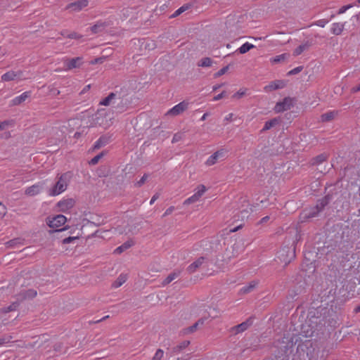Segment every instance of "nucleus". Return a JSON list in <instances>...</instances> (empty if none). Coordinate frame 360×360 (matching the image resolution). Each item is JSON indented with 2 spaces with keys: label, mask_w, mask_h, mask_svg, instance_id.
<instances>
[{
  "label": "nucleus",
  "mask_w": 360,
  "mask_h": 360,
  "mask_svg": "<svg viewBox=\"0 0 360 360\" xmlns=\"http://www.w3.org/2000/svg\"><path fill=\"white\" fill-rule=\"evenodd\" d=\"M175 210V207L174 206H171L169 207V208H167L166 210V211L165 212L164 214H163V217H166L167 215H169L171 214L173 211Z\"/></svg>",
  "instance_id": "obj_57"
},
{
  "label": "nucleus",
  "mask_w": 360,
  "mask_h": 360,
  "mask_svg": "<svg viewBox=\"0 0 360 360\" xmlns=\"http://www.w3.org/2000/svg\"><path fill=\"white\" fill-rule=\"evenodd\" d=\"M6 213V207L0 202V219H2Z\"/></svg>",
  "instance_id": "obj_55"
},
{
  "label": "nucleus",
  "mask_w": 360,
  "mask_h": 360,
  "mask_svg": "<svg viewBox=\"0 0 360 360\" xmlns=\"http://www.w3.org/2000/svg\"><path fill=\"white\" fill-rule=\"evenodd\" d=\"M207 261L205 257H200L193 263H191L186 269L187 272L189 274L195 273L199 268H200Z\"/></svg>",
  "instance_id": "obj_14"
},
{
  "label": "nucleus",
  "mask_w": 360,
  "mask_h": 360,
  "mask_svg": "<svg viewBox=\"0 0 360 360\" xmlns=\"http://www.w3.org/2000/svg\"><path fill=\"white\" fill-rule=\"evenodd\" d=\"M338 111H329L321 115V121L327 122L333 120L338 115Z\"/></svg>",
  "instance_id": "obj_23"
},
{
  "label": "nucleus",
  "mask_w": 360,
  "mask_h": 360,
  "mask_svg": "<svg viewBox=\"0 0 360 360\" xmlns=\"http://www.w3.org/2000/svg\"><path fill=\"white\" fill-rule=\"evenodd\" d=\"M302 69H303L302 66L297 67V68L291 70L290 71H289L288 72V75H296V74L300 72L302 70Z\"/></svg>",
  "instance_id": "obj_52"
},
{
  "label": "nucleus",
  "mask_w": 360,
  "mask_h": 360,
  "mask_svg": "<svg viewBox=\"0 0 360 360\" xmlns=\"http://www.w3.org/2000/svg\"><path fill=\"white\" fill-rule=\"evenodd\" d=\"M18 306H19V302L18 301L13 302L8 307L1 308L0 313L6 314V313L15 311L18 307Z\"/></svg>",
  "instance_id": "obj_31"
},
{
  "label": "nucleus",
  "mask_w": 360,
  "mask_h": 360,
  "mask_svg": "<svg viewBox=\"0 0 360 360\" xmlns=\"http://www.w3.org/2000/svg\"><path fill=\"white\" fill-rule=\"evenodd\" d=\"M37 295V292L34 289H29L24 290L18 293L17 296V301L18 302H22L26 300H30L35 297Z\"/></svg>",
  "instance_id": "obj_16"
},
{
  "label": "nucleus",
  "mask_w": 360,
  "mask_h": 360,
  "mask_svg": "<svg viewBox=\"0 0 360 360\" xmlns=\"http://www.w3.org/2000/svg\"><path fill=\"white\" fill-rule=\"evenodd\" d=\"M352 7V5H347V6H344L342 7H341L338 13V14H342V13H344L348 8H351Z\"/></svg>",
  "instance_id": "obj_58"
},
{
  "label": "nucleus",
  "mask_w": 360,
  "mask_h": 360,
  "mask_svg": "<svg viewBox=\"0 0 360 360\" xmlns=\"http://www.w3.org/2000/svg\"><path fill=\"white\" fill-rule=\"evenodd\" d=\"M41 190V186L38 184H34V185H32L30 187H28L25 191V195H28V196H34L37 194H39L40 193Z\"/></svg>",
  "instance_id": "obj_21"
},
{
  "label": "nucleus",
  "mask_w": 360,
  "mask_h": 360,
  "mask_svg": "<svg viewBox=\"0 0 360 360\" xmlns=\"http://www.w3.org/2000/svg\"><path fill=\"white\" fill-rule=\"evenodd\" d=\"M332 196L327 195L323 198L321 202L316 205V207L311 208L309 210H304L301 214V219L302 221L309 218L315 217L326 206L331 200Z\"/></svg>",
  "instance_id": "obj_5"
},
{
  "label": "nucleus",
  "mask_w": 360,
  "mask_h": 360,
  "mask_svg": "<svg viewBox=\"0 0 360 360\" xmlns=\"http://www.w3.org/2000/svg\"><path fill=\"white\" fill-rule=\"evenodd\" d=\"M358 91H360V84L356 86H354L351 89V92L352 93H356Z\"/></svg>",
  "instance_id": "obj_62"
},
{
  "label": "nucleus",
  "mask_w": 360,
  "mask_h": 360,
  "mask_svg": "<svg viewBox=\"0 0 360 360\" xmlns=\"http://www.w3.org/2000/svg\"><path fill=\"white\" fill-rule=\"evenodd\" d=\"M180 275V271H174L172 273H170L166 278L162 281V286H165L170 283L172 281H173L174 279L178 278Z\"/></svg>",
  "instance_id": "obj_26"
},
{
  "label": "nucleus",
  "mask_w": 360,
  "mask_h": 360,
  "mask_svg": "<svg viewBox=\"0 0 360 360\" xmlns=\"http://www.w3.org/2000/svg\"><path fill=\"white\" fill-rule=\"evenodd\" d=\"M198 326L195 323H194L191 326H189V327H187V328L183 329L182 333L184 335H188V334H190V333H193L195 331H196V330L198 329Z\"/></svg>",
  "instance_id": "obj_41"
},
{
  "label": "nucleus",
  "mask_w": 360,
  "mask_h": 360,
  "mask_svg": "<svg viewBox=\"0 0 360 360\" xmlns=\"http://www.w3.org/2000/svg\"><path fill=\"white\" fill-rule=\"evenodd\" d=\"M127 279V276L126 274H120L117 278L112 283V287L114 288H117L120 287L123 283L126 282Z\"/></svg>",
  "instance_id": "obj_29"
},
{
  "label": "nucleus",
  "mask_w": 360,
  "mask_h": 360,
  "mask_svg": "<svg viewBox=\"0 0 360 360\" xmlns=\"http://www.w3.org/2000/svg\"><path fill=\"white\" fill-rule=\"evenodd\" d=\"M292 105V98L286 97L283 100V101L276 103L274 108V110L276 112L285 111L290 109Z\"/></svg>",
  "instance_id": "obj_11"
},
{
  "label": "nucleus",
  "mask_w": 360,
  "mask_h": 360,
  "mask_svg": "<svg viewBox=\"0 0 360 360\" xmlns=\"http://www.w3.org/2000/svg\"><path fill=\"white\" fill-rule=\"evenodd\" d=\"M110 125V122L107 120V112L103 109L98 110L89 120L90 127L101 126L107 128Z\"/></svg>",
  "instance_id": "obj_7"
},
{
  "label": "nucleus",
  "mask_w": 360,
  "mask_h": 360,
  "mask_svg": "<svg viewBox=\"0 0 360 360\" xmlns=\"http://www.w3.org/2000/svg\"><path fill=\"white\" fill-rule=\"evenodd\" d=\"M13 337L11 335H5L0 338V346H2L4 344L11 342L12 341Z\"/></svg>",
  "instance_id": "obj_45"
},
{
  "label": "nucleus",
  "mask_w": 360,
  "mask_h": 360,
  "mask_svg": "<svg viewBox=\"0 0 360 360\" xmlns=\"http://www.w3.org/2000/svg\"><path fill=\"white\" fill-rule=\"evenodd\" d=\"M158 198H159V194H158V193L155 194V195L152 197V198H151V200H150V205H153V204L154 203V202H155V201Z\"/></svg>",
  "instance_id": "obj_63"
},
{
  "label": "nucleus",
  "mask_w": 360,
  "mask_h": 360,
  "mask_svg": "<svg viewBox=\"0 0 360 360\" xmlns=\"http://www.w3.org/2000/svg\"><path fill=\"white\" fill-rule=\"evenodd\" d=\"M30 96V92L26 91L22 93L20 96L15 97L12 101L13 105H18L24 102Z\"/></svg>",
  "instance_id": "obj_27"
},
{
  "label": "nucleus",
  "mask_w": 360,
  "mask_h": 360,
  "mask_svg": "<svg viewBox=\"0 0 360 360\" xmlns=\"http://www.w3.org/2000/svg\"><path fill=\"white\" fill-rule=\"evenodd\" d=\"M301 236L298 231H296L295 239L292 243L293 248L285 247L279 251L278 257L285 265L289 264L295 257V245L300 240Z\"/></svg>",
  "instance_id": "obj_4"
},
{
  "label": "nucleus",
  "mask_w": 360,
  "mask_h": 360,
  "mask_svg": "<svg viewBox=\"0 0 360 360\" xmlns=\"http://www.w3.org/2000/svg\"><path fill=\"white\" fill-rule=\"evenodd\" d=\"M77 239H78L77 236V237L69 236L63 240V243L68 244V243L72 242L73 240H77Z\"/></svg>",
  "instance_id": "obj_56"
},
{
  "label": "nucleus",
  "mask_w": 360,
  "mask_h": 360,
  "mask_svg": "<svg viewBox=\"0 0 360 360\" xmlns=\"http://www.w3.org/2000/svg\"><path fill=\"white\" fill-rule=\"evenodd\" d=\"M7 246L8 247H14L17 245L18 244H21L20 240L18 238H15L13 240H9L7 242Z\"/></svg>",
  "instance_id": "obj_51"
},
{
  "label": "nucleus",
  "mask_w": 360,
  "mask_h": 360,
  "mask_svg": "<svg viewBox=\"0 0 360 360\" xmlns=\"http://www.w3.org/2000/svg\"><path fill=\"white\" fill-rule=\"evenodd\" d=\"M328 22V20L326 19H321L316 22H314L312 25H316L321 27H324L326 24Z\"/></svg>",
  "instance_id": "obj_49"
},
{
  "label": "nucleus",
  "mask_w": 360,
  "mask_h": 360,
  "mask_svg": "<svg viewBox=\"0 0 360 360\" xmlns=\"http://www.w3.org/2000/svg\"><path fill=\"white\" fill-rule=\"evenodd\" d=\"M107 26H108V22L98 21L91 27V30L93 33L96 34L104 30Z\"/></svg>",
  "instance_id": "obj_24"
},
{
  "label": "nucleus",
  "mask_w": 360,
  "mask_h": 360,
  "mask_svg": "<svg viewBox=\"0 0 360 360\" xmlns=\"http://www.w3.org/2000/svg\"><path fill=\"white\" fill-rule=\"evenodd\" d=\"M188 107V103L186 101H182L179 103V104L174 106L172 108H171L166 115H172V116H176L180 114H181L183 112H184L186 110H187Z\"/></svg>",
  "instance_id": "obj_12"
},
{
  "label": "nucleus",
  "mask_w": 360,
  "mask_h": 360,
  "mask_svg": "<svg viewBox=\"0 0 360 360\" xmlns=\"http://www.w3.org/2000/svg\"><path fill=\"white\" fill-rule=\"evenodd\" d=\"M190 5L188 4H185L184 6H182L181 7H180L179 8H178L172 15L170 18H176L177 17L178 15H179L180 14H181L182 13H184V11H187L189 8H190Z\"/></svg>",
  "instance_id": "obj_40"
},
{
  "label": "nucleus",
  "mask_w": 360,
  "mask_h": 360,
  "mask_svg": "<svg viewBox=\"0 0 360 360\" xmlns=\"http://www.w3.org/2000/svg\"><path fill=\"white\" fill-rule=\"evenodd\" d=\"M104 153L103 152L98 154L97 155H96L94 158H93L90 162H89V164L92 165H96L98 161L100 160V159L103 156Z\"/></svg>",
  "instance_id": "obj_47"
},
{
  "label": "nucleus",
  "mask_w": 360,
  "mask_h": 360,
  "mask_svg": "<svg viewBox=\"0 0 360 360\" xmlns=\"http://www.w3.org/2000/svg\"><path fill=\"white\" fill-rule=\"evenodd\" d=\"M75 205V200L73 198H68L59 201L57 206L60 212H66L72 209Z\"/></svg>",
  "instance_id": "obj_15"
},
{
  "label": "nucleus",
  "mask_w": 360,
  "mask_h": 360,
  "mask_svg": "<svg viewBox=\"0 0 360 360\" xmlns=\"http://www.w3.org/2000/svg\"><path fill=\"white\" fill-rule=\"evenodd\" d=\"M22 71H18V72L9 71V72H7L6 73L4 74L1 76V79L5 82H10V81L15 80L16 79H22Z\"/></svg>",
  "instance_id": "obj_18"
},
{
  "label": "nucleus",
  "mask_w": 360,
  "mask_h": 360,
  "mask_svg": "<svg viewBox=\"0 0 360 360\" xmlns=\"http://www.w3.org/2000/svg\"><path fill=\"white\" fill-rule=\"evenodd\" d=\"M148 175L145 174L141 179L136 184V186L141 187L147 180Z\"/></svg>",
  "instance_id": "obj_53"
},
{
  "label": "nucleus",
  "mask_w": 360,
  "mask_h": 360,
  "mask_svg": "<svg viewBox=\"0 0 360 360\" xmlns=\"http://www.w3.org/2000/svg\"><path fill=\"white\" fill-rule=\"evenodd\" d=\"M225 155L224 150H219L215 152L213 155H212L209 158L206 160L205 165L207 166L214 165L217 162L219 159L224 158Z\"/></svg>",
  "instance_id": "obj_17"
},
{
  "label": "nucleus",
  "mask_w": 360,
  "mask_h": 360,
  "mask_svg": "<svg viewBox=\"0 0 360 360\" xmlns=\"http://www.w3.org/2000/svg\"><path fill=\"white\" fill-rule=\"evenodd\" d=\"M311 46V43L309 41L297 46L293 51V56H297L300 55L303 51L307 50Z\"/></svg>",
  "instance_id": "obj_25"
},
{
  "label": "nucleus",
  "mask_w": 360,
  "mask_h": 360,
  "mask_svg": "<svg viewBox=\"0 0 360 360\" xmlns=\"http://www.w3.org/2000/svg\"><path fill=\"white\" fill-rule=\"evenodd\" d=\"M103 58H97L91 62V64L101 63L103 62Z\"/></svg>",
  "instance_id": "obj_61"
},
{
  "label": "nucleus",
  "mask_w": 360,
  "mask_h": 360,
  "mask_svg": "<svg viewBox=\"0 0 360 360\" xmlns=\"http://www.w3.org/2000/svg\"><path fill=\"white\" fill-rule=\"evenodd\" d=\"M252 323L253 318L250 317L245 321L231 328L230 332H231L233 335H237L238 333L245 331L249 327H250L252 325Z\"/></svg>",
  "instance_id": "obj_10"
},
{
  "label": "nucleus",
  "mask_w": 360,
  "mask_h": 360,
  "mask_svg": "<svg viewBox=\"0 0 360 360\" xmlns=\"http://www.w3.org/2000/svg\"><path fill=\"white\" fill-rule=\"evenodd\" d=\"M229 68V65H226V66L224 67L223 68L219 70L217 72H216L214 75V77L217 78V77H219L221 75H224L228 71Z\"/></svg>",
  "instance_id": "obj_48"
},
{
  "label": "nucleus",
  "mask_w": 360,
  "mask_h": 360,
  "mask_svg": "<svg viewBox=\"0 0 360 360\" xmlns=\"http://www.w3.org/2000/svg\"><path fill=\"white\" fill-rule=\"evenodd\" d=\"M285 82L283 80H275L271 82L269 84L265 86L264 89L266 92H271L272 91L282 89L285 87Z\"/></svg>",
  "instance_id": "obj_19"
},
{
  "label": "nucleus",
  "mask_w": 360,
  "mask_h": 360,
  "mask_svg": "<svg viewBox=\"0 0 360 360\" xmlns=\"http://www.w3.org/2000/svg\"><path fill=\"white\" fill-rule=\"evenodd\" d=\"M136 227L134 226V229H132V226L129 228L128 231H126V228L124 226H119L117 228L115 229V231L117 232L119 234H128L129 233H135L134 232V230H135Z\"/></svg>",
  "instance_id": "obj_36"
},
{
  "label": "nucleus",
  "mask_w": 360,
  "mask_h": 360,
  "mask_svg": "<svg viewBox=\"0 0 360 360\" xmlns=\"http://www.w3.org/2000/svg\"><path fill=\"white\" fill-rule=\"evenodd\" d=\"M71 177L72 174L70 172H66L60 175L58 181L56 183L53 187L50 189L49 195L55 196L65 191L68 187V184Z\"/></svg>",
  "instance_id": "obj_6"
},
{
  "label": "nucleus",
  "mask_w": 360,
  "mask_h": 360,
  "mask_svg": "<svg viewBox=\"0 0 360 360\" xmlns=\"http://www.w3.org/2000/svg\"><path fill=\"white\" fill-rule=\"evenodd\" d=\"M288 54H287V53H283V54H281V55H279V56H276V57L273 59L272 62H273V63H279V62H281V61H283V60H285V59H287V58H288Z\"/></svg>",
  "instance_id": "obj_44"
},
{
  "label": "nucleus",
  "mask_w": 360,
  "mask_h": 360,
  "mask_svg": "<svg viewBox=\"0 0 360 360\" xmlns=\"http://www.w3.org/2000/svg\"><path fill=\"white\" fill-rule=\"evenodd\" d=\"M134 245V241L132 239H129L126 242H124L122 245L117 247L114 252L115 254H121L124 251L127 250V249L130 248Z\"/></svg>",
  "instance_id": "obj_22"
},
{
  "label": "nucleus",
  "mask_w": 360,
  "mask_h": 360,
  "mask_svg": "<svg viewBox=\"0 0 360 360\" xmlns=\"http://www.w3.org/2000/svg\"><path fill=\"white\" fill-rule=\"evenodd\" d=\"M258 285V281H251L248 285L244 286L241 289V292L244 294H247L252 291L256 286Z\"/></svg>",
  "instance_id": "obj_32"
},
{
  "label": "nucleus",
  "mask_w": 360,
  "mask_h": 360,
  "mask_svg": "<svg viewBox=\"0 0 360 360\" xmlns=\"http://www.w3.org/2000/svg\"><path fill=\"white\" fill-rule=\"evenodd\" d=\"M189 345H190L189 340H184L182 342H181L179 345L173 347L172 350L174 353H179L184 349L186 348Z\"/></svg>",
  "instance_id": "obj_35"
},
{
  "label": "nucleus",
  "mask_w": 360,
  "mask_h": 360,
  "mask_svg": "<svg viewBox=\"0 0 360 360\" xmlns=\"http://www.w3.org/2000/svg\"><path fill=\"white\" fill-rule=\"evenodd\" d=\"M274 360H290V356H282V357L274 356Z\"/></svg>",
  "instance_id": "obj_64"
},
{
  "label": "nucleus",
  "mask_w": 360,
  "mask_h": 360,
  "mask_svg": "<svg viewBox=\"0 0 360 360\" xmlns=\"http://www.w3.org/2000/svg\"><path fill=\"white\" fill-rule=\"evenodd\" d=\"M212 63H213V61L210 58L205 57L198 61V66L202 67V68H208V67L212 66Z\"/></svg>",
  "instance_id": "obj_33"
},
{
  "label": "nucleus",
  "mask_w": 360,
  "mask_h": 360,
  "mask_svg": "<svg viewBox=\"0 0 360 360\" xmlns=\"http://www.w3.org/2000/svg\"><path fill=\"white\" fill-rule=\"evenodd\" d=\"M183 136H184L183 133L178 132L174 135L172 142L176 143V142L181 141L183 139Z\"/></svg>",
  "instance_id": "obj_50"
},
{
  "label": "nucleus",
  "mask_w": 360,
  "mask_h": 360,
  "mask_svg": "<svg viewBox=\"0 0 360 360\" xmlns=\"http://www.w3.org/2000/svg\"><path fill=\"white\" fill-rule=\"evenodd\" d=\"M67 219L64 215L58 214L53 218L48 217L46 219L47 225L53 229H57L65 224Z\"/></svg>",
  "instance_id": "obj_9"
},
{
  "label": "nucleus",
  "mask_w": 360,
  "mask_h": 360,
  "mask_svg": "<svg viewBox=\"0 0 360 360\" xmlns=\"http://www.w3.org/2000/svg\"><path fill=\"white\" fill-rule=\"evenodd\" d=\"M345 28L344 23L335 22L333 23L331 28V32L335 35H340L342 34Z\"/></svg>",
  "instance_id": "obj_28"
},
{
  "label": "nucleus",
  "mask_w": 360,
  "mask_h": 360,
  "mask_svg": "<svg viewBox=\"0 0 360 360\" xmlns=\"http://www.w3.org/2000/svg\"><path fill=\"white\" fill-rule=\"evenodd\" d=\"M82 35L77 33V32H71L70 34H68L67 35V37L68 38H70V39H81L82 38Z\"/></svg>",
  "instance_id": "obj_54"
},
{
  "label": "nucleus",
  "mask_w": 360,
  "mask_h": 360,
  "mask_svg": "<svg viewBox=\"0 0 360 360\" xmlns=\"http://www.w3.org/2000/svg\"><path fill=\"white\" fill-rule=\"evenodd\" d=\"M109 139L106 136H101L99 139L96 142L94 145V148L98 149L102 146H104L108 143Z\"/></svg>",
  "instance_id": "obj_37"
},
{
  "label": "nucleus",
  "mask_w": 360,
  "mask_h": 360,
  "mask_svg": "<svg viewBox=\"0 0 360 360\" xmlns=\"http://www.w3.org/2000/svg\"><path fill=\"white\" fill-rule=\"evenodd\" d=\"M225 96H226V91H224L221 94H219L217 95L216 96H214L213 98V101H218V100L224 98Z\"/></svg>",
  "instance_id": "obj_59"
},
{
  "label": "nucleus",
  "mask_w": 360,
  "mask_h": 360,
  "mask_svg": "<svg viewBox=\"0 0 360 360\" xmlns=\"http://www.w3.org/2000/svg\"><path fill=\"white\" fill-rule=\"evenodd\" d=\"M127 90L124 89H116L99 102V105L104 106H112L113 108L122 112L126 110L129 104L127 97Z\"/></svg>",
  "instance_id": "obj_1"
},
{
  "label": "nucleus",
  "mask_w": 360,
  "mask_h": 360,
  "mask_svg": "<svg viewBox=\"0 0 360 360\" xmlns=\"http://www.w3.org/2000/svg\"><path fill=\"white\" fill-rule=\"evenodd\" d=\"M278 121L276 119L271 120L268 122H266L264 128L262 129V131H266L270 129L271 127L275 126L277 124Z\"/></svg>",
  "instance_id": "obj_42"
},
{
  "label": "nucleus",
  "mask_w": 360,
  "mask_h": 360,
  "mask_svg": "<svg viewBox=\"0 0 360 360\" xmlns=\"http://www.w3.org/2000/svg\"><path fill=\"white\" fill-rule=\"evenodd\" d=\"M327 158L326 155L321 154L312 159V165H319L324 162Z\"/></svg>",
  "instance_id": "obj_39"
},
{
  "label": "nucleus",
  "mask_w": 360,
  "mask_h": 360,
  "mask_svg": "<svg viewBox=\"0 0 360 360\" xmlns=\"http://www.w3.org/2000/svg\"><path fill=\"white\" fill-rule=\"evenodd\" d=\"M14 125L15 121L13 120H7L0 122V131L5 130L9 127H13Z\"/></svg>",
  "instance_id": "obj_34"
},
{
  "label": "nucleus",
  "mask_w": 360,
  "mask_h": 360,
  "mask_svg": "<svg viewBox=\"0 0 360 360\" xmlns=\"http://www.w3.org/2000/svg\"><path fill=\"white\" fill-rule=\"evenodd\" d=\"M275 350L274 351V356L282 357L290 356L293 353L295 342L292 335L288 334L278 340L274 343Z\"/></svg>",
  "instance_id": "obj_2"
},
{
  "label": "nucleus",
  "mask_w": 360,
  "mask_h": 360,
  "mask_svg": "<svg viewBox=\"0 0 360 360\" xmlns=\"http://www.w3.org/2000/svg\"><path fill=\"white\" fill-rule=\"evenodd\" d=\"M247 90V89H240L236 94H234L232 97L233 98L239 99L246 95Z\"/></svg>",
  "instance_id": "obj_43"
},
{
  "label": "nucleus",
  "mask_w": 360,
  "mask_h": 360,
  "mask_svg": "<svg viewBox=\"0 0 360 360\" xmlns=\"http://www.w3.org/2000/svg\"><path fill=\"white\" fill-rule=\"evenodd\" d=\"M155 42L153 41H150V43L146 44L145 48L149 49H153L155 48Z\"/></svg>",
  "instance_id": "obj_60"
},
{
  "label": "nucleus",
  "mask_w": 360,
  "mask_h": 360,
  "mask_svg": "<svg viewBox=\"0 0 360 360\" xmlns=\"http://www.w3.org/2000/svg\"><path fill=\"white\" fill-rule=\"evenodd\" d=\"M89 1L87 0H79L71 4L66 6V9H72L73 11H79L82 8L88 6Z\"/></svg>",
  "instance_id": "obj_20"
},
{
  "label": "nucleus",
  "mask_w": 360,
  "mask_h": 360,
  "mask_svg": "<svg viewBox=\"0 0 360 360\" xmlns=\"http://www.w3.org/2000/svg\"><path fill=\"white\" fill-rule=\"evenodd\" d=\"M44 335L39 337L34 343H30L27 345L24 344L22 347H34L36 345H38V347L42 346V345L47 341V339L44 338Z\"/></svg>",
  "instance_id": "obj_30"
},
{
  "label": "nucleus",
  "mask_w": 360,
  "mask_h": 360,
  "mask_svg": "<svg viewBox=\"0 0 360 360\" xmlns=\"http://www.w3.org/2000/svg\"><path fill=\"white\" fill-rule=\"evenodd\" d=\"M242 16L229 15L226 22V32L229 37H233L239 34L241 31Z\"/></svg>",
  "instance_id": "obj_3"
},
{
  "label": "nucleus",
  "mask_w": 360,
  "mask_h": 360,
  "mask_svg": "<svg viewBox=\"0 0 360 360\" xmlns=\"http://www.w3.org/2000/svg\"><path fill=\"white\" fill-rule=\"evenodd\" d=\"M164 352L161 349H157L154 356L152 358V360H161L163 357Z\"/></svg>",
  "instance_id": "obj_46"
},
{
  "label": "nucleus",
  "mask_w": 360,
  "mask_h": 360,
  "mask_svg": "<svg viewBox=\"0 0 360 360\" xmlns=\"http://www.w3.org/2000/svg\"><path fill=\"white\" fill-rule=\"evenodd\" d=\"M254 47H255V46L253 44L246 42L244 44H243L238 49V51H239L240 53L244 54V53H247L248 51H249L250 49H253Z\"/></svg>",
  "instance_id": "obj_38"
},
{
  "label": "nucleus",
  "mask_w": 360,
  "mask_h": 360,
  "mask_svg": "<svg viewBox=\"0 0 360 360\" xmlns=\"http://www.w3.org/2000/svg\"><path fill=\"white\" fill-rule=\"evenodd\" d=\"M207 188L204 185H199L196 188L195 193L193 195L187 198L186 200H184V205H188L198 202L200 200V198L205 194Z\"/></svg>",
  "instance_id": "obj_8"
},
{
  "label": "nucleus",
  "mask_w": 360,
  "mask_h": 360,
  "mask_svg": "<svg viewBox=\"0 0 360 360\" xmlns=\"http://www.w3.org/2000/svg\"><path fill=\"white\" fill-rule=\"evenodd\" d=\"M64 63H65V68L64 70H70L74 68H79L82 65L83 61H82V57H77V58H73L71 59L67 58L64 60Z\"/></svg>",
  "instance_id": "obj_13"
}]
</instances>
